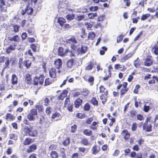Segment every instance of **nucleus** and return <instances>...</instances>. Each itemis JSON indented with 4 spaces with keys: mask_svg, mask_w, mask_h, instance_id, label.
<instances>
[{
    "mask_svg": "<svg viewBox=\"0 0 158 158\" xmlns=\"http://www.w3.org/2000/svg\"><path fill=\"white\" fill-rule=\"evenodd\" d=\"M22 133L25 135L35 137L37 135L38 131L35 129L26 126L22 130Z\"/></svg>",
    "mask_w": 158,
    "mask_h": 158,
    "instance_id": "obj_1",
    "label": "nucleus"
},
{
    "mask_svg": "<svg viewBox=\"0 0 158 158\" xmlns=\"http://www.w3.org/2000/svg\"><path fill=\"white\" fill-rule=\"evenodd\" d=\"M71 48L77 52L78 53L83 54L85 53L87 49L86 46H81L79 45H71Z\"/></svg>",
    "mask_w": 158,
    "mask_h": 158,
    "instance_id": "obj_2",
    "label": "nucleus"
},
{
    "mask_svg": "<svg viewBox=\"0 0 158 158\" xmlns=\"http://www.w3.org/2000/svg\"><path fill=\"white\" fill-rule=\"evenodd\" d=\"M150 120V118H147L143 124V130L146 132H150L152 131V126L151 124H148V121Z\"/></svg>",
    "mask_w": 158,
    "mask_h": 158,
    "instance_id": "obj_3",
    "label": "nucleus"
},
{
    "mask_svg": "<svg viewBox=\"0 0 158 158\" xmlns=\"http://www.w3.org/2000/svg\"><path fill=\"white\" fill-rule=\"evenodd\" d=\"M44 79V77L43 75H40L39 77H35L34 79V85H37L38 83L40 85H42Z\"/></svg>",
    "mask_w": 158,
    "mask_h": 158,
    "instance_id": "obj_4",
    "label": "nucleus"
},
{
    "mask_svg": "<svg viewBox=\"0 0 158 158\" xmlns=\"http://www.w3.org/2000/svg\"><path fill=\"white\" fill-rule=\"evenodd\" d=\"M58 52L59 55L63 56H65L69 52V49L66 48L64 50L63 48L60 47L59 48Z\"/></svg>",
    "mask_w": 158,
    "mask_h": 158,
    "instance_id": "obj_5",
    "label": "nucleus"
},
{
    "mask_svg": "<svg viewBox=\"0 0 158 158\" xmlns=\"http://www.w3.org/2000/svg\"><path fill=\"white\" fill-rule=\"evenodd\" d=\"M31 75L29 74H26L24 77V80L25 83L30 84L31 82Z\"/></svg>",
    "mask_w": 158,
    "mask_h": 158,
    "instance_id": "obj_6",
    "label": "nucleus"
},
{
    "mask_svg": "<svg viewBox=\"0 0 158 158\" xmlns=\"http://www.w3.org/2000/svg\"><path fill=\"white\" fill-rule=\"evenodd\" d=\"M54 64L56 69H59L61 67L62 64V62L61 59H58L56 60L54 62Z\"/></svg>",
    "mask_w": 158,
    "mask_h": 158,
    "instance_id": "obj_7",
    "label": "nucleus"
},
{
    "mask_svg": "<svg viewBox=\"0 0 158 158\" xmlns=\"http://www.w3.org/2000/svg\"><path fill=\"white\" fill-rule=\"evenodd\" d=\"M56 70L55 68H52L49 70L50 76L52 78H55L56 77Z\"/></svg>",
    "mask_w": 158,
    "mask_h": 158,
    "instance_id": "obj_8",
    "label": "nucleus"
},
{
    "mask_svg": "<svg viewBox=\"0 0 158 158\" xmlns=\"http://www.w3.org/2000/svg\"><path fill=\"white\" fill-rule=\"evenodd\" d=\"M104 95L106 96L108 95L107 91H106L104 93ZM100 99L102 101V103L104 104L107 100V97L105 96L103 94H102L99 96Z\"/></svg>",
    "mask_w": 158,
    "mask_h": 158,
    "instance_id": "obj_9",
    "label": "nucleus"
},
{
    "mask_svg": "<svg viewBox=\"0 0 158 158\" xmlns=\"http://www.w3.org/2000/svg\"><path fill=\"white\" fill-rule=\"evenodd\" d=\"M121 134L123 136L124 139L126 140L128 139L130 136V133L126 129L123 130L121 133Z\"/></svg>",
    "mask_w": 158,
    "mask_h": 158,
    "instance_id": "obj_10",
    "label": "nucleus"
},
{
    "mask_svg": "<svg viewBox=\"0 0 158 158\" xmlns=\"http://www.w3.org/2000/svg\"><path fill=\"white\" fill-rule=\"evenodd\" d=\"M0 10L1 12H6V7L5 6L4 0H0Z\"/></svg>",
    "mask_w": 158,
    "mask_h": 158,
    "instance_id": "obj_11",
    "label": "nucleus"
},
{
    "mask_svg": "<svg viewBox=\"0 0 158 158\" xmlns=\"http://www.w3.org/2000/svg\"><path fill=\"white\" fill-rule=\"evenodd\" d=\"M75 63L73 59L69 60L67 62V66L68 68L72 69L75 65Z\"/></svg>",
    "mask_w": 158,
    "mask_h": 158,
    "instance_id": "obj_12",
    "label": "nucleus"
},
{
    "mask_svg": "<svg viewBox=\"0 0 158 158\" xmlns=\"http://www.w3.org/2000/svg\"><path fill=\"white\" fill-rule=\"evenodd\" d=\"M92 153L93 155H95L98 153L100 151L99 147L97 145H94L91 148Z\"/></svg>",
    "mask_w": 158,
    "mask_h": 158,
    "instance_id": "obj_13",
    "label": "nucleus"
},
{
    "mask_svg": "<svg viewBox=\"0 0 158 158\" xmlns=\"http://www.w3.org/2000/svg\"><path fill=\"white\" fill-rule=\"evenodd\" d=\"M36 149V146L35 144H32L30 146L27 150V153H29L33 152Z\"/></svg>",
    "mask_w": 158,
    "mask_h": 158,
    "instance_id": "obj_14",
    "label": "nucleus"
},
{
    "mask_svg": "<svg viewBox=\"0 0 158 158\" xmlns=\"http://www.w3.org/2000/svg\"><path fill=\"white\" fill-rule=\"evenodd\" d=\"M98 122H93L91 125L89 126V128L92 129L93 130H96L97 129L98 127Z\"/></svg>",
    "mask_w": 158,
    "mask_h": 158,
    "instance_id": "obj_15",
    "label": "nucleus"
},
{
    "mask_svg": "<svg viewBox=\"0 0 158 158\" xmlns=\"http://www.w3.org/2000/svg\"><path fill=\"white\" fill-rule=\"evenodd\" d=\"M135 51H133L131 53H129L125 55L122 58V60L123 61H125L126 60L131 57L132 55L135 53Z\"/></svg>",
    "mask_w": 158,
    "mask_h": 158,
    "instance_id": "obj_16",
    "label": "nucleus"
},
{
    "mask_svg": "<svg viewBox=\"0 0 158 158\" xmlns=\"http://www.w3.org/2000/svg\"><path fill=\"white\" fill-rule=\"evenodd\" d=\"M17 45L15 43L13 45H10L9 47H8L6 49V52L7 53H10L12 51L14 50L15 48Z\"/></svg>",
    "mask_w": 158,
    "mask_h": 158,
    "instance_id": "obj_17",
    "label": "nucleus"
},
{
    "mask_svg": "<svg viewBox=\"0 0 158 158\" xmlns=\"http://www.w3.org/2000/svg\"><path fill=\"white\" fill-rule=\"evenodd\" d=\"M8 39L10 41L18 42L19 40V38L17 35H16L12 37H8Z\"/></svg>",
    "mask_w": 158,
    "mask_h": 158,
    "instance_id": "obj_18",
    "label": "nucleus"
},
{
    "mask_svg": "<svg viewBox=\"0 0 158 158\" xmlns=\"http://www.w3.org/2000/svg\"><path fill=\"white\" fill-rule=\"evenodd\" d=\"M68 92L67 90L65 89L64 90L61 94L58 96L59 99L63 100L64 97L66 96Z\"/></svg>",
    "mask_w": 158,
    "mask_h": 158,
    "instance_id": "obj_19",
    "label": "nucleus"
},
{
    "mask_svg": "<svg viewBox=\"0 0 158 158\" xmlns=\"http://www.w3.org/2000/svg\"><path fill=\"white\" fill-rule=\"evenodd\" d=\"M82 103V100L80 98H78L75 101L74 105L75 106L76 108H78L79 106H80Z\"/></svg>",
    "mask_w": 158,
    "mask_h": 158,
    "instance_id": "obj_20",
    "label": "nucleus"
},
{
    "mask_svg": "<svg viewBox=\"0 0 158 158\" xmlns=\"http://www.w3.org/2000/svg\"><path fill=\"white\" fill-rule=\"evenodd\" d=\"M11 81L12 84H15L17 83L18 78L15 74L12 75L11 77Z\"/></svg>",
    "mask_w": 158,
    "mask_h": 158,
    "instance_id": "obj_21",
    "label": "nucleus"
},
{
    "mask_svg": "<svg viewBox=\"0 0 158 158\" xmlns=\"http://www.w3.org/2000/svg\"><path fill=\"white\" fill-rule=\"evenodd\" d=\"M68 40L69 41L70 43L71 44V45L72 44L74 45H77V41L76 40L75 38L73 37H72Z\"/></svg>",
    "mask_w": 158,
    "mask_h": 158,
    "instance_id": "obj_22",
    "label": "nucleus"
},
{
    "mask_svg": "<svg viewBox=\"0 0 158 158\" xmlns=\"http://www.w3.org/2000/svg\"><path fill=\"white\" fill-rule=\"evenodd\" d=\"M65 19L62 17L59 18L57 19V22L61 26H63V24L65 22Z\"/></svg>",
    "mask_w": 158,
    "mask_h": 158,
    "instance_id": "obj_23",
    "label": "nucleus"
},
{
    "mask_svg": "<svg viewBox=\"0 0 158 158\" xmlns=\"http://www.w3.org/2000/svg\"><path fill=\"white\" fill-rule=\"evenodd\" d=\"M83 133L88 136H90L92 134V131L89 129H85L83 131Z\"/></svg>",
    "mask_w": 158,
    "mask_h": 158,
    "instance_id": "obj_24",
    "label": "nucleus"
},
{
    "mask_svg": "<svg viewBox=\"0 0 158 158\" xmlns=\"http://www.w3.org/2000/svg\"><path fill=\"white\" fill-rule=\"evenodd\" d=\"M77 12L82 13H83L87 12L88 10L84 6H82L78 9Z\"/></svg>",
    "mask_w": 158,
    "mask_h": 158,
    "instance_id": "obj_25",
    "label": "nucleus"
},
{
    "mask_svg": "<svg viewBox=\"0 0 158 158\" xmlns=\"http://www.w3.org/2000/svg\"><path fill=\"white\" fill-rule=\"evenodd\" d=\"M80 143L85 146L88 145L89 144L88 139L85 138H82Z\"/></svg>",
    "mask_w": 158,
    "mask_h": 158,
    "instance_id": "obj_26",
    "label": "nucleus"
},
{
    "mask_svg": "<svg viewBox=\"0 0 158 158\" xmlns=\"http://www.w3.org/2000/svg\"><path fill=\"white\" fill-rule=\"evenodd\" d=\"M10 139H13L14 140H16L18 139V136L13 133H11L9 135Z\"/></svg>",
    "mask_w": 158,
    "mask_h": 158,
    "instance_id": "obj_27",
    "label": "nucleus"
},
{
    "mask_svg": "<svg viewBox=\"0 0 158 158\" xmlns=\"http://www.w3.org/2000/svg\"><path fill=\"white\" fill-rule=\"evenodd\" d=\"M26 6V13L28 15H31L33 12L32 8L31 7H29L27 6Z\"/></svg>",
    "mask_w": 158,
    "mask_h": 158,
    "instance_id": "obj_28",
    "label": "nucleus"
},
{
    "mask_svg": "<svg viewBox=\"0 0 158 158\" xmlns=\"http://www.w3.org/2000/svg\"><path fill=\"white\" fill-rule=\"evenodd\" d=\"M152 61L151 60L147 59L144 62V64L145 66H149L152 64Z\"/></svg>",
    "mask_w": 158,
    "mask_h": 158,
    "instance_id": "obj_29",
    "label": "nucleus"
},
{
    "mask_svg": "<svg viewBox=\"0 0 158 158\" xmlns=\"http://www.w3.org/2000/svg\"><path fill=\"white\" fill-rule=\"evenodd\" d=\"M27 118L30 121H33L35 120V117L30 113L27 115Z\"/></svg>",
    "mask_w": 158,
    "mask_h": 158,
    "instance_id": "obj_30",
    "label": "nucleus"
},
{
    "mask_svg": "<svg viewBox=\"0 0 158 158\" xmlns=\"http://www.w3.org/2000/svg\"><path fill=\"white\" fill-rule=\"evenodd\" d=\"M85 19V15H77L75 18L76 20L78 21H81Z\"/></svg>",
    "mask_w": 158,
    "mask_h": 158,
    "instance_id": "obj_31",
    "label": "nucleus"
},
{
    "mask_svg": "<svg viewBox=\"0 0 158 158\" xmlns=\"http://www.w3.org/2000/svg\"><path fill=\"white\" fill-rule=\"evenodd\" d=\"M14 117L10 114L8 113L7 114L6 117V119L7 120H11L14 119Z\"/></svg>",
    "mask_w": 158,
    "mask_h": 158,
    "instance_id": "obj_32",
    "label": "nucleus"
},
{
    "mask_svg": "<svg viewBox=\"0 0 158 158\" xmlns=\"http://www.w3.org/2000/svg\"><path fill=\"white\" fill-rule=\"evenodd\" d=\"M50 155L52 158H57L58 157L57 153L55 151H52Z\"/></svg>",
    "mask_w": 158,
    "mask_h": 158,
    "instance_id": "obj_33",
    "label": "nucleus"
},
{
    "mask_svg": "<svg viewBox=\"0 0 158 158\" xmlns=\"http://www.w3.org/2000/svg\"><path fill=\"white\" fill-rule=\"evenodd\" d=\"M60 114L58 112H55L53 113L52 116V118L54 119L56 118L59 117L60 116Z\"/></svg>",
    "mask_w": 158,
    "mask_h": 158,
    "instance_id": "obj_34",
    "label": "nucleus"
},
{
    "mask_svg": "<svg viewBox=\"0 0 158 158\" xmlns=\"http://www.w3.org/2000/svg\"><path fill=\"white\" fill-rule=\"evenodd\" d=\"M94 77L92 76L90 77L88 79L87 81L89 83L90 85H92L94 84Z\"/></svg>",
    "mask_w": 158,
    "mask_h": 158,
    "instance_id": "obj_35",
    "label": "nucleus"
},
{
    "mask_svg": "<svg viewBox=\"0 0 158 158\" xmlns=\"http://www.w3.org/2000/svg\"><path fill=\"white\" fill-rule=\"evenodd\" d=\"M88 16L89 19H93L97 16V14L96 13H90L88 14Z\"/></svg>",
    "mask_w": 158,
    "mask_h": 158,
    "instance_id": "obj_36",
    "label": "nucleus"
},
{
    "mask_svg": "<svg viewBox=\"0 0 158 158\" xmlns=\"http://www.w3.org/2000/svg\"><path fill=\"white\" fill-rule=\"evenodd\" d=\"M95 34L94 32H89V33L88 38L91 40H93V39L95 37Z\"/></svg>",
    "mask_w": 158,
    "mask_h": 158,
    "instance_id": "obj_37",
    "label": "nucleus"
},
{
    "mask_svg": "<svg viewBox=\"0 0 158 158\" xmlns=\"http://www.w3.org/2000/svg\"><path fill=\"white\" fill-rule=\"evenodd\" d=\"M31 142V139L29 138H27L25 139L23 143L24 145H27L30 144Z\"/></svg>",
    "mask_w": 158,
    "mask_h": 158,
    "instance_id": "obj_38",
    "label": "nucleus"
},
{
    "mask_svg": "<svg viewBox=\"0 0 158 158\" xmlns=\"http://www.w3.org/2000/svg\"><path fill=\"white\" fill-rule=\"evenodd\" d=\"M13 29V31L15 32H18L19 31V29L20 26L17 25H12Z\"/></svg>",
    "mask_w": 158,
    "mask_h": 158,
    "instance_id": "obj_39",
    "label": "nucleus"
},
{
    "mask_svg": "<svg viewBox=\"0 0 158 158\" xmlns=\"http://www.w3.org/2000/svg\"><path fill=\"white\" fill-rule=\"evenodd\" d=\"M30 113L35 116L37 114V110L35 109H32L30 110Z\"/></svg>",
    "mask_w": 158,
    "mask_h": 158,
    "instance_id": "obj_40",
    "label": "nucleus"
},
{
    "mask_svg": "<svg viewBox=\"0 0 158 158\" xmlns=\"http://www.w3.org/2000/svg\"><path fill=\"white\" fill-rule=\"evenodd\" d=\"M107 50V48L105 47H102L100 51V53L101 55H103L105 52Z\"/></svg>",
    "mask_w": 158,
    "mask_h": 158,
    "instance_id": "obj_41",
    "label": "nucleus"
},
{
    "mask_svg": "<svg viewBox=\"0 0 158 158\" xmlns=\"http://www.w3.org/2000/svg\"><path fill=\"white\" fill-rule=\"evenodd\" d=\"M93 67V62H90L89 64L85 68V69L87 70H90L92 69Z\"/></svg>",
    "mask_w": 158,
    "mask_h": 158,
    "instance_id": "obj_42",
    "label": "nucleus"
},
{
    "mask_svg": "<svg viewBox=\"0 0 158 158\" xmlns=\"http://www.w3.org/2000/svg\"><path fill=\"white\" fill-rule=\"evenodd\" d=\"M71 104L70 103V99L69 98H67L65 102H64V106L65 107H66V106L69 105H70Z\"/></svg>",
    "mask_w": 158,
    "mask_h": 158,
    "instance_id": "obj_43",
    "label": "nucleus"
},
{
    "mask_svg": "<svg viewBox=\"0 0 158 158\" xmlns=\"http://www.w3.org/2000/svg\"><path fill=\"white\" fill-rule=\"evenodd\" d=\"M50 100L49 98L47 97L45 98L44 99V105L47 106L49 105Z\"/></svg>",
    "mask_w": 158,
    "mask_h": 158,
    "instance_id": "obj_44",
    "label": "nucleus"
},
{
    "mask_svg": "<svg viewBox=\"0 0 158 158\" xmlns=\"http://www.w3.org/2000/svg\"><path fill=\"white\" fill-rule=\"evenodd\" d=\"M74 17L75 15L74 14L68 15L66 16V18L68 20H72L74 18Z\"/></svg>",
    "mask_w": 158,
    "mask_h": 158,
    "instance_id": "obj_45",
    "label": "nucleus"
},
{
    "mask_svg": "<svg viewBox=\"0 0 158 158\" xmlns=\"http://www.w3.org/2000/svg\"><path fill=\"white\" fill-rule=\"evenodd\" d=\"M52 82V80L49 78L46 79L45 81V85H50Z\"/></svg>",
    "mask_w": 158,
    "mask_h": 158,
    "instance_id": "obj_46",
    "label": "nucleus"
},
{
    "mask_svg": "<svg viewBox=\"0 0 158 158\" xmlns=\"http://www.w3.org/2000/svg\"><path fill=\"white\" fill-rule=\"evenodd\" d=\"M24 63L27 68L28 69L30 67L31 63L30 61L27 60L25 61Z\"/></svg>",
    "mask_w": 158,
    "mask_h": 158,
    "instance_id": "obj_47",
    "label": "nucleus"
},
{
    "mask_svg": "<svg viewBox=\"0 0 158 158\" xmlns=\"http://www.w3.org/2000/svg\"><path fill=\"white\" fill-rule=\"evenodd\" d=\"M150 15L149 14H147L145 15H143L142 16L141 19L142 20H144L146 19L147 18L149 17Z\"/></svg>",
    "mask_w": 158,
    "mask_h": 158,
    "instance_id": "obj_48",
    "label": "nucleus"
},
{
    "mask_svg": "<svg viewBox=\"0 0 158 158\" xmlns=\"http://www.w3.org/2000/svg\"><path fill=\"white\" fill-rule=\"evenodd\" d=\"M90 102L94 105H97L98 104V102L96 99L93 98L90 101Z\"/></svg>",
    "mask_w": 158,
    "mask_h": 158,
    "instance_id": "obj_49",
    "label": "nucleus"
},
{
    "mask_svg": "<svg viewBox=\"0 0 158 158\" xmlns=\"http://www.w3.org/2000/svg\"><path fill=\"white\" fill-rule=\"evenodd\" d=\"M52 110V108L50 107H47L45 110L46 113L47 114H49L51 113Z\"/></svg>",
    "mask_w": 158,
    "mask_h": 158,
    "instance_id": "obj_50",
    "label": "nucleus"
},
{
    "mask_svg": "<svg viewBox=\"0 0 158 158\" xmlns=\"http://www.w3.org/2000/svg\"><path fill=\"white\" fill-rule=\"evenodd\" d=\"M98 9V7L97 6H92L90 7L89 9L91 11H94L97 10Z\"/></svg>",
    "mask_w": 158,
    "mask_h": 158,
    "instance_id": "obj_51",
    "label": "nucleus"
},
{
    "mask_svg": "<svg viewBox=\"0 0 158 158\" xmlns=\"http://www.w3.org/2000/svg\"><path fill=\"white\" fill-rule=\"evenodd\" d=\"M128 89L127 88H123L121 89L120 91L121 95H123L127 93Z\"/></svg>",
    "mask_w": 158,
    "mask_h": 158,
    "instance_id": "obj_52",
    "label": "nucleus"
},
{
    "mask_svg": "<svg viewBox=\"0 0 158 158\" xmlns=\"http://www.w3.org/2000/svg\"><path fill=\"white\" fill-rule=\"evenodd\" d=\"M152 51L156 55H158V47L152 48Z\"/></svg>",
    "mask_w": 158,
    "mask_h": 158,
    "instance_id": "obj_53",
    "label": "nucleus"
},
{
    "mask_svg": "<svg viewBox=\"0 0 158 158\" xmlns=\"http://www.w3.org/2000/svg\"><path fill=\"white\" fill-rule=\"evenodd\" d=\"M67 108L68 110L70 112H72L73 111V105L71 104L70 105L66 106V107Z\"/></svg>",
    "mask_w": 158,
    "mask_h": 158,
    "instance_id": "obj_54",
    "label": "nucleus"
},
{
    "mask_svg": "<svg viewBox=\"0 0 158 158\" xmlns=\"http://www.w3.org/2000/svg\"><path fill=\"white\" fill-rule=\"evenodd\" d=\"M70 140L69 138H67L63 142V144L64 145H66L68 144L69 143Z\"/></svg>",
    "mask_w": 158,
    "mask_h": 158,
    "instance_id": "obj_55",
    "label": "nucleus"
},
{
    "mask_svg": "<svg viewBox=\"0 0 158 158\" xmlns=\"http://www.w3.org/2000/svg\"><path fill=\"white\" fill-rule=\"evenodd\" d=\"M45 122V119L44 116H42L40 118V123L41 124H42Z\"/></svg>",
    "mask_w": 158,
    "mask_h": 158,
    "instance_id": "obj_56",
    "label": "nucleus"
},
{
    "mask_svg": "<svg viewBox=\"0 0 158 158\" xmlns=\"http://www.w3.org/2000/svg\"><path fill=\"white\" fill-rule=\"evenodd\" d=\"M140 86L138 85H136L135 87V89L133 91V92L135 94H138V90Z\"/></svg>",
    "mask_w": 158,
    "mask_h": 158,
    "instance_id": "obj_57",
    "label": "nucleus"
},
{
    "mask_svg": "<svg viewBox=\"0 0 158 158\" xmlns=\"http://www.w3.org/2000/svg\"><path fill=\"white\" fill-rule=\"evenodd\" d=\"M150 108V106H146L145 105H144L143 107V110L145 112H148Z\"/></svg>",
    "mask_w": 158,
    "mask_h": 158,
    "instance_id": "obj_58",
    "label": "nucleus"
},
{
    "mask_svg": "<svg viewBox=\"0 0 158 158\" xmlns=\"http://www.w3.org/2000/svg\"><path fill=\"white\" fill-rule=\"evenodd\" d=\"M93 120V119L92 118H89L86 119V123L88 124H90L92 122Z\"/></svg>",
    "mask_w": 158,
    "mask_h": 158,
    "instance_id": "obj_59",
    "label": "nucleus"
},
{
    "mask_svg": "<svg viewBox=\"0 0 158 158\" xmlns=\"http://www.w3.org/2000/svg\"><path fill=\"white\" fill-rule=\"evenodd\" d=\"M136 112L135 111V110H132L130 112V116H131L133 118L134 117L135 115H136Z\"/></svg>",
    "mask_w": 158,
    "mask_h": 158,
    "instance_id": "obj_60",
    "label": "nucleus"
},
{
    "mask_svg": "<svg viewBox=\"0 0 158 158\" xmlns=\"http://www.w3.org/2000/svg\"><path fill=\"white\" fill-rule=\"evenodd\" d=\"M90 106L88 103L85 104L84 106V109L85 110L88 111L89 110Z\"/></svg>",
    "mask_w": 158,
    "mask_h": 158,
    "instance_id": "obj_61",
    "label": "nucleus"
},
{
    "mask_svg": "<svg viewBox=\"0 0 158 158\" xmlns=\"http://www.w3.org/2000/svg\"><path fill=\"white\" fill-rule=\"evenodd\" d=\"M137 126L136 123H133L132 124L131 129L132 131H135L136 130Z\"/></svg>",
    "mask_w": 158,
    "mask_h": 158,
    "instance_id": "obj_62",
    "label": "nucleus"
},
{
    "mask_svg": "<svg viewBox=\"0 0 158 158\" xmlns=\"http://www.w3.org/2000/svg\"><path fill=\"white\" fill-rule=\"evenodd\" d=\"M123 36L122 35H120L119 36L117 39V42L118 43L120 42L122 40L123 38Z\"/></svg>",
    "mask_w": 158,
    "mask_h": 158,
    "instance_id": "obj_63",
    "label": "nucleus"
},
{
    "mask_svg": "<svg viewBox=\"0 0 158 158\" xmlns=\"http://www.w3.org/2000/svg\"><path fill=\"white\" fill-rule=\"evenodd\" d=\"M105 90V89L102 85H101L99 87L100 93H102L104 92Z\"/></svg>",
    "mask_w": 158,
    "mask_h": 158,
    "instance_id": "obj_64",
    "label": "nucleus"
}]
</instances>
